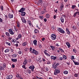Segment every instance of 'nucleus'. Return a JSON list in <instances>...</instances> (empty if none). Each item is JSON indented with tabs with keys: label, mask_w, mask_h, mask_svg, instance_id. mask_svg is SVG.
<instances>
[{
	"label": "nucleus",
	"mask_w": 79,
	"mask_h": 79,
	"mask_svg": "<svg viewBox=\"0 0 79 79\" xmlns=\"http://www.w3.org/2000/svg\"><path fill=\"white\" fill-rule=\"evenodd\" d=\"M31 53H32L33 55H39V52L36 51L35 49H33L32 52Z\"/></svg>",
	"instance_id": "f257e3e1"
},
{
	"label": "nucleus",
	"mask_w": 79,
	"mask_h": 79,
	"mask_svg": "<svg viewBox=\"0 0 79 79\" xmlns=\"http://www.w3.org/2000/svg\"><path fill=\"white\" fill-rule=\"evenodd\" d=\"M57 31L60 33H61L62 34H64L65 33V31L63 29L60 28H59L57 29Z\"/></svg>",
	"instance_id": "f03ea898"
},
{
	"label": "nucleus",
	"mask_w": 79,
	"mask_h": 79,
	"mask_svg": "<svg viewBox=\"0 0 79 79\" xmlns=\"http://www.w3.org/2000/svg\"><path fill=\"white\" fill-rule=\"evenodd\" d=\"M51 38L52 40H55L56 38V36L55 34H52L51 35Z\"/></svg>",
	"instance_id": "7ed1b4c3"
},
{
	"label": "nucleus",
	"mask_w": 79,
	"mask_h": 79,
	"mask_svg": "<svg viewBox=\"0 0 79 79\" xmlns=\"http://www.w3.org/2000/svg\"><path fill=\"white\" fill-rule=\"evenodd\" d=\"M60 70L59 69H56L54 71V74L55 75H56V74L60 73Z\"/></svg>",
	"instance_id": "20e7f679"
},
{
	"label": "nucleus",
	"mask_w": 79,
	"mask_h": 79,
	"mask_svg": "<svg viewBox=\"0 0 79 79\" xmlns=\"http://www.w3.org/2000/svg\"><path fill=\"white\" fill-rule=\"evenodd\" d=\"M48 51L47 50H44V54L46 56H50V55L49 54L47 53V52Z\"/></svg>",
	"instance_id": "39448f33"
},
{
	"label": "nucleus",
	"mask_w": 79,
	"mask_h": 79,
	"mask_svg": "<svg viewBox=\"0 0 79 79\" xmlns=\"http://www.w3.org/2000/svg\"><path fill=\"white\" fill-rule=\"evenodd\" d=\"M35 68V67L34 65H31V66H30V67H29V69H31L32 71H33Z\"/></svg>",
	"instance_id": "423d86ee"
},
{
	"label": "nucleus",
	"mask_w": 79,
	"mask_h": 79,
	"mask_svg": "<svg viewBox=\"0 0 79 79\" xmlns=\"http://www.w3.org/2000/svg\"><path fill=\"white\" fill-rule=\"evenodd\" d=\"M9 32L11 35H14V32L13 31L12 29H10L9 30Z\"/></svg>",
	"instance_id": "0eeeda50"
},
{
	"label": "nucleus",
	"mask_w": 79,
	"mask_h": 79,
	"mask_svg": "<svg viewBox=\"0 0 79 79\" xmlns=\"http://www.w3.org/2000/svg\"><path fill=\"white\" fill-rule=\"evenodd\" d=\"M21 19L24 23H26V19H24V17H21Z\"/></svg>",
	"instance_id": "6e6552de"
},
{
	"label": "nucleus",
	"mask_w": 79,
	"mask_h": 79,
	"mask_svg": "<svg viewBox=\"0 0 79 79\" xmlns=\"http://www.w3.org/2000/svg\"><path fill=\"white\" fill-rule=\"evenodd\" d=\"M13 78V76L10 75L7 76L6 77V79H11Z\"/></svg>",
	"instance_id": "1a4fd4ad"
},
{
	"label": "nucleus",
	"mask_w": 79,
	"mask_h": 79,
	"mask_svg": "<svg viewBox=\"0 0 79 79\" xmlns=\"http://www.w3.org/2000/svg\"><path fill=\"white\" fill-rule=\"evenodd\" d=\"M66 44L68 48H70L71 47V44H70V43H69V42H66Z\"/></svg>",
	"instance_id": "9d476101"
},
{
	"label": "nucleus",
	"mask_w": 79,
	"mask_h": 79,
	"mask_svg": "<svg viewBox=\"0 0 79 79\" xmlns=\"http://www.w3.org/2000/svg\"><path fill=\"white\" fill-rule=\"evenodd\" d=\"M22 37V34H19L18 35V38H16V40H18L19 39H21V38Z\"/></svg>",
	"instance_id": "9b49d317"
},
{
	"label": "nucleus",
	"mask_w": 79,
	"mask_h": 79,
	"mask_svg": "<svg viewBox=\"0 0 79 79\" xmlns=\"http://www.w3.org/2000/svg\"><path fill=\"white\" fill-rule=\"evenodd\" d=\"M34 32L35 34L36 35V34L39 33V30L37 29H35L34 31Z\"/></svg>",
	"instance_id": "f8f14e48"
},
{
	"label": "nucleus",
	"mask_w": 79,
	"mask_h": 79,
	"mask_svg": "<svg viewBox=\"0 0 79 79\" xmlns=\"http://www.w3.org/2000/svg\"><path fill=\"white\" fill-rule=\"evenodd\" d=\"M24 11H25V8L22 7L19 11V12H20V13H22Z\"/></svg>",
	"instance_id": "ddd939ff"
},
{
	"label": "nucleus",
	"mask_w": 79,
	"mask_h": 79,
	"mask_svg": "<svg viewBox=\"0 0 79 79\" xmlns=\"http://www.w3.org/2000/svg\"><path fill=\"white\" fill-rule=\"evenodd\" d=\"M56 57L54 56H52L51 57V60H55L56 59Z\"/></svg>",
	"instance_id": "4468645a"
},
{
	"label": "nucleus",
	"mask_w": 79,
	"mask_h": 79,
	"mask_svg": "<svg viewBox=\"0 0 79 79\" xmlns=\"http://www.w3.org/2000/svg\"><path fill=\"white\" fill-rule=\"evenodd\" d=\"M11 61H13V62L16 63V62H17V61H18V60L16 59H11Z\"/></svg>",
	"instance_id": "2eb2a0df"
},
{
	"label": "nucleus",
	"mask_w": 79,
	"mask_h": 79,
	"mask_svg": "<svg viewBox=\"0 0 79 79\" xmlns=\"http://www.w3.org/2000/svg\"><path fill=\"white\" fill-rule=\"evenodd\" d=\"M66 29L67 32V34L69 35L70 34V31H69V29H68V28H66Z\"/></svg>",
	"instance_id": "dca6fc26"
},
{
	"label": "nucleus",
	"mask_w": 79,
	"mask_h": 79,
	"mask_svg": "<svg viewBox=\"0 0 79 79\" xmlns=\"http://www.w3.org/2000/svg\"><path fill=\"white\" fill-rule=\"evenodd\" d=\"M27 45V42H24L22 44V46H23V47H26V46Z\"/></svg>",
	"instance_id": "f3484780"
},
{
	"label": "nucleus",
	"mask_w": 79,
	"mask_h": 79,
	"mask_svg": "<svg viewBox=\"0 0 79 79\" xmlns=\"http://www.w3.org/2000/svg\"><path fill=\"white\" fill-rule=\"evenodd\" d=\"M33 44L35 45H37V41L36 40H35L33 41Z\"/></svg>",
	"instance_id": "a211bd4d"
},
{
	"label": "nucleus",
	"mask_w": 79,
	"mask_h": 79,
	"mask_svg": "<svg viewBox=\"0 0 79 79\" xmlns=\"http://www.w3.org/2000/svg\"><path fill=\"white\" fill-rule=\"evenodd\" d=\"M9 18H13V15L11 14H10L8 15Z\"/></svg>",
	"instance_id": "6ab92c4d"
},
{
	"label": "nucleus",
	"mask_w": 79,
	"mask_h": 79,
	"mask_svg": "<svg viewBox=\"0 0 79 79\" xmlns=\"http://www.w3.org/2000/svg\"><path fill=\"white\" fill-rule=\"evenodd\" d=\"M61 23H64V18L63 17H61L60 19Z\"/></svg>",
	"instance_id": "aec40b11"
},
{
	"label": "nucleus",
	"mask_w": 79,
	"mask_h": 79,
	"mask_svg": "<svg viewBox=\"0 0 79 79\" xmlns=\"http://www.w3.org/2000/svg\"><path fill=\"white\" fill-rule=\"evenodd\" d=\"M26 15V13L24 12H23L21 13V16H24Z\"/></svg>",
	"instance_id": "412c9836"
},
{
	"label": "nucleus",
	"mask_w": 79,
	"mask_h": 79,
	"mask_svg": "<svg viewBox=\"0 0 79 79\" xmlns=\"http://www.w3.org/2000/svg\"><path fill=\"white\" fill-rule=\"evenodd\" d=\"M64 7V6L63 5H62L60 6V11H62V10H63Z\"/></svg>",
	"instance_id": "4be33fe9"
},
{
	"label": "nucleus",
	"mask_w": 79,
	"mask_h": 79,
	"mask_svg": "<svg viewBox=\"0 0 79 79\" xmlns=\"http://www.w3.org/2000/svg\"><path fill=\"white\" fill-rule=\"evenodd\" d=\"M73 63H74V64L75 65H79V62H76L74 60H73Z\"/></svg>",
	"instance_id": "5701e85b"
},
{
	"label": "nucleus",
	"mask_w": 79,
	"mask_h": 79,
	"mask_svg": "<svg viewBox=\"0 0 79 79\" xmlns=\"http://www.w3.org/2000/svg\"><path fill=\"white\" fill-rule=\"evenodd\" d=\"M10 49H6L5 51L4 52L5 53H8V52H10Z\"/></svg>",
	"instance_id": "b1692460"
},
{
	"label": "nucleus",
	"mask_w": 79,
	"mask_h": 79,
	"mask_svg": "<svg viewBox=\"0 0 79 79\" xmlns=\"http://www.w3.org/2000/svg\"><path fill=\"white\" fill-rule=\"evenodd\" d=\"M27 63V60H25L23 62V64H26Z\"/></svg>",
	"instance_id": "393cba45"
},
{
	"label": "nucleus",
	"mask_w": 79,
	"mask_h": 79,
	"mask_svg": "<svg viewBox=\"0 0 79 79\" xmlns=\"http://www.w3.org/2000/svg\"><path fill=\"white\" fill-rule=\"evenodd\" d=\"M12 56L13 58H15L17 56V54H13L12 55Z\"/></svg>",
	"instance_id": "a878e982"
},
{
	"label": "nucleus",
	"mask_w": 79,
	"mask_h": 79,
	"mask_svg": "<svg viewBox=\"0 0 79 79\" xmlns=\"http://www.w3.org/2000/svg\"><path fill=\"white\" fill-rule=\"evenodd\" d=\"M6 35L7 37H9L10 36V33L8 32H6Z\"/></svg>",
	"instance_id": "bb28decb"
},
{
	"label": "nucleus",
	"mask_w": 79,
	"mask_h": 79,
	"mask_svg": "<svg viewBox=\"0 0 79 79\" xmlns=\"http://www.w3.org/2000/svg\"><path fill=\"white\" fill-rule=\"evenodd\" d=\"M58 60L59 61H62L63 60V57L61 56H60L58 58Z\"/></svg>",
	"instance_id": "cd10ccee"
},
{
	"label": "nucleus",
	"mask_w": 79,
	"mask_h": 79,
	"mask_svg": "<svg viewBox=\"0 0 79 79\" xmlns=\"http://www.w3.org/2000/svg\"><path fill=\"white\" fill-rule=\"evenodd\" d=\"M50 47L51 48H52V50H53V51H54V50H55V46H50Z\"/></svg>",
	"instance_id": "c85d7f7f"
},
{
	"label": "nucleus",
	"mask_w": 79,
	"mask_h": 79,
	"mask_svg": "<svg viewBox=\"0 0 79 79\" xmlns=\"http://www.w3.org/2000/svg\"><path fill=\"white\" fill-rule=\"evenodd\" d=\"M47 12V11H42L41 12V15H43V14H44V13H45Z\"/></svg>",
	"instance_id": "c756f323"
},
{
	"label": "nucleus",
	"mask_w": 79,
	"mask_h": 79,
	"mask_svg": "<svg viewBox=\"0 0 79 79\" xmlns=\"http://www.w3.org/2000/svg\"><path fill=\"white\" fill-rule=\"evenodd\" d=\"M63 60H66L67 59V57L65 55H64L63 56Z\"/></svg>",
	"instance_id": "7c9ffc66"
},
{
	"label": "nucleus",
	"mask_w": 79,
	"mask_h": 79,
	"mask_svg": "<svg viewBox=\"0 0 79 79\" xmlns=\"http://www.w3.org/2000/svg\"><path fill=\"white\" fill-rule=\"evenodd\" d=\"M16 77L18 78V79H19V78H20L21 77V76H20V75H19L18 74H17L16 75Z\"/></svg>",
	"instance_id": "2f4dec72"
},
{
	"label": "nucleus",
	"mask_w": 79,
	"mask_h": 79,
	"mask_svg": "<svg viewBox=\"0 0 79 79\" xmlns=\"http://www.w3.org/2000/svg\"><path fill=\"white\" fill-rule=\"evenodd\" d=\"M64 74H68V72L67 71H64Z\"/></svg>",
	"instance_id": "473e14b6"
},
{
	"label": "nucleus",
	"mask_w": 79,
	"mask_h": 79,
	"mask_svg": "<svg viewBox=\"0 0 79 79\" xmlns=\"http://www.w3.org/2000/svg\"><path fill=\"white\" fill-rule=\"evenodd\" d=\"M52 68H53V69H56V66L55 65H54V64H52Z\"/></svg>",
	"instance_id": "72a5a7b5"
},
{
	"label": "nucleus",
	"mask_w": 79,
	"mask_h": 79,
	"mask_svg": "<svg viewBox=\"0 0 79 79\" xmlns=\"http://www.w3.org/2000/svg\"><path fill=\"white\" fill-rule=\"evenodd\" d=\"M29 51H30V52L31 53H32V48L31 47L29 48Z\"/></svg>",
	"instance_id": "f704fd0d"
},
{
	"label": "nucleus",
	"mask_w": 79,
	"mask_h": 79,
	"mask_svg": "<svg viewBox=\"0 0 79 79\" xmlns=\"http://www.w3.org/2000/svg\"><path fill=\"white\" fill-rule=\"evenodd\" d=\"M59 49L60 50V51H61V52H62V53L64 52V50H63L62 49V48H59Z\"/></svg>",
	"instance_id": "c9c22d12"
},
{
	"label": "nucleus",
	"mask_w": 79,
	"mask_h": 79,
	"mask_svg": "<svg viewBox=\"0 0 79 79\" xmlns=\"http://www.w3.org/2000/svg\"><path fill=\"white\" fill-rule=\"evenodd\" d=\"M50 17V15L48 14H46V17L47 18H49V17Z\"/></svg>",
	"instance_id": "e433bc0d"
},
{
	"label": "nucleus",
	"mask_w": 79,
	"mask_h": 79,
	"mask_svg": "<svg viewBox=\"0 0 79 79\" xmlns=\"http://www.w3.org/2000/svg\"><path fill=\"white\" fill-rule=\"evenodd\" d=\"M76 6L75 5H73L72 6V9H74V8H76Z\"/></svg>",
	"instance_id": "4c0bfd02"
},
{
	"label": "nucleus",
	"mask_w": 79,
	"mask_h": 79,
	"mask_svg": "<svg viewBox=\"0 0 79 79\" xmlns=\"http://www.w3.org/2000/svg\"><path fill=\"white\" fill-rule=\"evenodd\" d=\"M5 44H7V45H8L9 46H10V45H11V44H10V43H8V42H6Z\"/></svg>",
	"instance_id": "58836bf2"
},
{
	"label": "nucleus",
	"mask_w": 79,
	"mask_h": 79,
	"mask_svg": "<svg viewBox=\"0 0 79 79\" xmlns=\"http://www.w3.org/2000/svg\"><path fill=\"white\" fill-rule=\"evenodd\" d=\"M74 59H75L74 56H72L71 57V59L72 60H74Z\"/></svg>",
	"instance_id": "ea45409f"
},
{
	"label": "nucleus",
	"mask_w": 79,
	"mask_h": 79,
	"mask_svg": "<svg viewBox=\"0 0 79 79\" xmlns=\"http://www.w3.org/2000/svg\"><path fill=\"white\" fill-rule=\"evenodd\" d=\"M39 18L40 19H44V16H40Z\"/></svg>",
	"instance_id": "a19ab883"
},
{
	"label": "nucleus",
	"mask_w": 79,
	"mask_h": 79,
	"mask_svg": "<svg viewBox=\"0 0 79 79\" xmlns=\"http://www.w3.org/2000/svg\"><path fill=\"white\" fill-rule=\"evenodd\" d=\"M28 73L29 74H31V71L29 69L27 70Z\"/></svg>",
	"instance_id": "79ce46f5"
},
{
	"label": "nucleus",
	"mask_w": 79,
	"mask_h": 79,
	"mask_svg": "<svg viewBox=\"0 0 79 79\" xmlns=\"http://www.w3.org/2000/svg\"><path fill=\"white\" fill-rule=\"evenodd\" d=\"M3 68H6V64L5 63H4L3 64Z\"/></svg>",
	"instance_id": "37998d69"
},
{
	"label": "nucleus",
	"mask_w": 79,
	"mask_h": 79,
	"mask_svg": "<svg viewBox=\"0 0 79 79\" xmlns=\"http://www.w3.org/2000/svg\"><path fill=\"white\" fill-rule=\"evenodd\" d=\"M11 41L12 42H16V40H15L13 39L11 40Z\"/></svg>",
	"instance_id": "c03bdc74"
},
{
	"label": "nucleus",
	"mask_w": 79,
	"mask_h": 79,
	"mask_svg": "<svg viewBox=\"0 0 79 79\" xmlns=\"http://www.w3.org/2000/svg\"><path fill=\"white\" fill-rule=\"evenodd\" d=\"M39 3H41V4H42V1L41 0H39Z\"/></svg>",
	"instance_id": "a18cd8bd"
},
{
	"label": "nucleus",
	"mask_w": 79,
	"mask_h": 79,
	"mask_svg": "<svg viewBox=\"0 0 79 79\" xmlns=\"http://www.w3.org/2000/svg\"><path fill=\"white\" fill-rule=\"evenodd\" d=\"M1 10L2 11L3 10V6H1Z\"/></svg>",
	"instance_id": "49530a36"
},
{
	"label": "nucleus",
	"mask_w": 79,
	"mask_h": 79,
	"mask_svg": "<svg viewBox=\"0 0 79 79\" xmlns=\"http://www.w3.org/2000/svg\"><path fill=\"white\" fill-rule=\"evenodd\" d=\"M17 26L18 27H20V25L19 24V23H17Z\"/></svg>",
	"instance_id": "de8ad7c7"
},
{
	"label": "nucleus",
	"mask_w": 79,
	"mask_h": 79,
	"mask_svg": "<svg viewBox=\"0 0 79 79\" xmlns=\"http://www.w3.org/2000/svg\"><path fill=\"white\" fill-rule=\"evenodd\" d=\"M72 28L73 30H76V27L75 26H73L72 27Z\"/></svg>",
	"instance_id": "09e8293b"
},
{
	"label": "nucleus",
	"mask_w": 79,
	"mask_h": 79,
	"mask_svg": "<svg viewBox=\"0 0 79 79\" xmlns=\"http://www.w3.org/2000/svg\"><path fill=\"white\" fill-rule=\"evenodd\" d=\"M75 77H77L78 76V74L75 73L74 75Z\"/></svg>",
	"instance_id": "8fccbe9b"
},
{
	"label": "nucleus",
	"mask_w": 79,
	"mask_h": 79,
	"mask_svg": "<svg viewBox=\"0 0 79 79\" xmlns=\"http://www.w3.org/2000/svg\"><path fill=\"white\" fill-rule=\"evenodd\" d=\"M0 22L3 23V19L0 18Z\"/></svg>",
	"instance_id": "3c124183"
},
{
	"label": "nucleus",
	"mask_w": 79,
	"mask_h": 79,
	"mask_svg": "<svg viewBox=\"0 0 79 79\" xmlns=\"http://www.w3.org/2000/svg\"><path fill=\"white\" fill-rule=\"evenodd\" d=\"M56 47H60V44L58 43H56Z\"/></svg>",
	"instance_id": "603ef678"
},
{
	"label": "nucleus",
	"mask_w": 79,
	"mask_h": 79,
	"mask_svg": "<svg viewBox=\"0 0 79 79\" xmlns=\"http://www.w3.org/2000/svg\"><path fill=\"white\" fill-rule=\"evenodd\" d=\"M22 67L23 68H24V69H26V66H25V65H23Z\"/></svg>",
	"instance_id": "864d4df0"
},
{
	"label": "nucleus",
	"mask_w": 79,
	"mask_h": 79,
	"mask_svg": "<svg viewBox=\"0 0 79 79\" xmlns=\"http://www.w3.org/2000/svg\"><path fill=\"white\" fill-rule=\"evenodd\" d=\"M73 52H74V53H76V50L74 49H73Z\"/></svg>",
	"instance_id": "5fc2aeb1"
},
{
	"label": "nucleus",
	"mask_w": 79,
	"mask_h": 79,
	"mask_svg": "<svg viewBox=\"0 0 79 79\" xmlns=\"http://www.w3.org/2000/svg\"><path fill=\"white\" fill-rule=\"evenodd\" d=\"M36 27H37V28H38V29H40V28L39 27L38 25H36Z\"/></svg>",
	"instance_id": "6e6d98bb"
},
{
	"label": "nucleus",
	"mask_w": 79,
	"mask_h": 79,
	"mask_svg": "<svg viewBox=\"0 0 79 79\" xmlns=\"http://www.w3.org/2000/svg\"><path fill=\"white\" fill-rule=\"evenodd\" d=\"M3 68L2 66L0 67V70H1V71H2V70H3Z\"/></svg>",
	"instance_id": "4d7b16f0"
},
{
	"label": "nucleus",
	"mask_w": 79,
	"mask_h": 79,
	"mask_svg": "<svg viewBox=\"0 0 79 79\" xmlns=\"http://www.w3.org/2000/svg\"><path fill=\"white\" fill-rule=\"evenodd\" d=\"M18 53L20 55H21V53H22V52H21V51H20Z\"/></svg>",
	"instance_id": "13d9d810"
},
{
	"label": "nucleus",
	"mask_w": 79,
	"mask_h": 79,
	"mask_svg": "<svg viewBox=\"0 0 79 79\" xmlns=\"http://www.w3.org/2000/svg\"><path fill=\"white\" fill-rule=\"evenodd\" d=\"M45 69H46V71H49V69H48V68H45Z\"/></svg>",
	"instance_id": "bf43d9fd"
},
{
	"label": "nucleus",
	"mask_w": 79,
	"mask_h": 79,
	"mask_svg": "<svg viewBox=\"0 0 79 79\" xmlns=\"http://www.w3.org/2000/svg\"><path fill=\"white\" fill-rule=\"evenodd\" d=\"M77 14H76V13L75 12V13L74 14H73V16L74 17H76V15Z\"/></svg>",
	"instance_id": "052dcab7"
},
{
	"label": "nucleus",
	"mask_w": 79,
	"mask_h": 79,
	"mask_svg": "<svg viewBox=\"0 0 79 79\" xmlns=\"http://www.w3.org/2000/svg\"><path fill=\"white\" fill-rule=\"evenodd\" d=\"M75 13H76V14L77 15H79V11H77V12H75Z\"/></svg>",
	"instance_id": "680f3d73"
},
{
	"label": "nucleus",
	"mask_w": 79,
	"mask_h": 79,
	"mask_svg": "<svg viewBox=\"0 0 79 79\" xmlns=\"http://www.w3.org/2000/svg\"><path fill=\"white\" fill-rule=\"evenodd\" d=\"M12 66L13 68H14L15 67V65L14 64H12Z\"/></svg>",
	"instance_id": "e2e57ef3"
},
{
	"label": "nucleus",
	"mask_w": 79,
	"mask_h": 79,
	"mask_svg": "<svg viewBox=\"0 0 79 79\" xmlns=\"http://www.w3.org/2000/svg\"><path fill=\"white\" fill-rule=\"evenodd\" d=\"M44 22H45V23H46V22H47V19H44Z\"/></svg>",
	"instance_id": "0e129e2a"
},
{
	"label": "nucleus",
	"mask_w": 79,
	"mask_h": 79,
	"mask_svg": "<svg viewBox=\"0 0 79 79\" xmlns=\"http://www.w3.org/2000/svg\"><path fill=\"white\" fill-rule=\"evenodd\" d=\"M58 11V10H57V9H55L54 10V11H55V12H56V13H57V11Z\"/></svg>",
	"instance_id": "69168bd1"
},
{
	"label": "nucleus",
	"mask_w": 79,
	"mask_h": 79,
	"mask_svg": "<svg viewBox=\"0 0 79 79\" xmlns=\"http://www.w3.org/2000/svg\"><path fill=\"white\" fill-rule=\"evenodd\" d=\"M45 40V38H43L42 39V41H44Z\"/></svg>",
	"instance_id": "338daca9"
},
{
	"label": "nucleus",
	"mask_w": 79,
	"mask_h": 79,
	"mask_svg": "<svg viewBox=\"0 0 79 79\" xmlns=\"http://www.w3.org/2000/svg\"><path fill=\"white\" fill-rule=\"evenodd\" d=\"M56 67H57V66H59V63H58L56 64Z\"/></svg>",
	"instance_id": "774afa93"
}]
</instances>
